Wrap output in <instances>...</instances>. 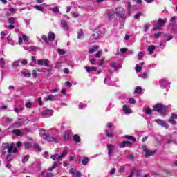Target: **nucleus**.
Wrapping results in <instances>:
<instances>
[{
  "label": "nucleus",
  "mask_w": 177,
  "mask_h": 177,
  "mask_svg": "<svg viewBox=\"0 0 177 177\" xmlns=\"http://www.w3.org/2000/svg\"><path fill=\"white\" fill-rule=\"evenodd\" d=\"M135 93H142V87L137 86L134 91Z\"/></svg>",
  "instance_id": "nucleus-31"
},
{
  "label": "nucleus",
  "mask_w": 177,
  "mask_h": 177,
  "mask_svg": "<svg viewBox=\"0 0 177 177\" xmlns=\"http://www.w3.org/2000/svg\"><path fill=\"white\" fill-rule=\"evenodd\" d=\"M106 82H107L108 85H110L111 80H110V79L105 78L104 80V84H106Z\"/></svg>",
  "instance_id": "nucleus-57"
},
{
  "label": "nucleus",
  "mask_w": 177,
  "mask_h": 177,
  "mask_svg": "<svg viewBox=\"0 0 177 177\" xmlns=\"http://www.w3.org/2000/svg\"><path fill=\"white\" fill-rule=\"evenodd\" d=\"M165 23H167L166 20H162V19L160 18L158 20V26H156L155 28H153V30L156 31V30H161V27H162V26H164V24H165Z\"/></svg>",
  "instance_id": "nucleus-9"
},
{
  "label": "nucleus",
  "mask_w": 177,
  "mask_h": 177,
  "mask_svg": "<svg viewBox=\"0 0 177 177\" xmlns=\"http://www.w3.org/2000/svg\"><path fill=\"white\" fill-rule=\"evenodd\" d=\"M145 114L150 115L151 114V109L150 108H146L145 110Z\"/></svg>",
  "instance_id": "nucleus-46"
},
{
  "label": "nucleus",
  "mask_w": 177,
  "mask_h": 177,
  "mask_svg": "<svg viewBox=\"0 0 177 177\" xmlns=\"http://www.w3.org/2000/svg\"><path fill=\"white\" fill-rule=\"evenodd\" d=\"M104 59H101L100 61V63L98 64V66H100V67H102V66H104Z\"/></svg>",
  "instance_id": "nucleus-54"
},
{
  "label": "nucleus",
  "mask_w": 177,
  "mask_h": 177,
  "mask_svg": "<svg viewBox=\"0 0 177 177\" xmlns=\"http://www.w3.org/2000/svg\"><path fill=\"white\" fill-rule=\"evenodd\" d=\"M97 50H99V46H95L89 50L88 53L92 54L94 53V52H97Z\"/></svg>",
  "instance_id": "nucleus-23"
},
{
  "label": "nucleus",
  "mask_w": 177,
  "mask_h": 177,
  "mask_svg": "<svg viewBox=\"0 0 177 177\" xmlns=\"http://www.w3.org/2000/svg\"><path fill=\"white\" fill-rule=\"evenodd\" d=\"M153 110L160 114H164L167 111V107L161 104H157L153 106Z\"/></svg>",
  "instance_id": "nucleus-5"
},
{
  "label": "nucleus",
  "mask_w": 177,
  "mask_h": 177,
  "mask_svg": "<svg viewBox=\"0 0 177 177\" xmlns=\"http://www.w3.org/2000/svg\"><path fill=\"white\" fill-rule=\"evenodd\" d=\"M9 11L10 12V13H12V14L16 13V10H15V8H10Z\"/></svg>",
  "instance_id": "nucleus-62"
},
{
  "label": "nucleus",
  "mask_w": 177,
  "mask_h": 177,
  "mask_svg": "<svg viewBox=\"0 0 177 177\" xmlns=\"http://www.w3.org/2000/svg\"><path fill=\"white\" fill-rule=\"evenodd\" d=\"M3 120H4V122H7V123L12 122V118H4Z\"/></svg>",
  "instance_id": "nucleus-47"
},
{
  "label": "nucleus",
  "mask_w": 177,
  "mask_h": 177,
  "mask_svg": "<svg viewBox=\"0 0 177 177\" xmlns=\"http://www.w3.org/2000/svg\"><path fill=\"white\" fill-rule=\"evenodd\" d=\"M2 146H3V149H2L1 154L5 156L7 151L9 154L12 153V151H13V148L15 147V144L3 143Z\"/></svg>",
  "instance_id": "nucleus-1"
},
{
  "label": "nucleus",
  "mask_w": 177,
  "mask_h": 177,
  "mask_svg": "<svg viewBox=\"0 0 177 177\" xmlns=\"http://www.w3.org/2000/svg\"><path fill=\"white\" fill-rule=\"evenodd\" d=\"M73 140L77 143H80V142H81V138H80V136L76 134L73 136Z\"/></svg>",
  "instance_id": "nucleus-26"
},
{
  "label": "nucleus",
  "mask_w": 177,
  "mask_h": 177,
  "mask_svg": "<svg viewBox=\"0 0 177 177\" xmlns=\"http://www.w3.org/2000/svg\"><path fill=\"white\" fill-rule=\"evenodd\" d=\"M103 54V52H102V50L98 51L96 54H95V57L99 58V57H102V55Z\"/></svg>",
  "instance_id": "nucleus-43"
},
{
  "label": "nucleus",
  "mask_w": 177,
  "mask_h": 177,
  "mask_svg": "<svg viewBox=\"0 0 177 177\" xmlns=\"http://www.w3.org/2000/svg\"><path fill=\"white\" fill-rule=\"evenodd\" d=\"M160 86L162 89H165L167 88H169V83H168V81L165 79H161L160 80Z\"/></svg>",
  "instance_id": "nucleus-8"
},
{
  "label": "nucleus",
  "mask_w": 177,
  "mask_h": 177,
  "mask_svg": "<svg viewBox=\"0 0 177 177\" xmlns=\"http://www.w3.org/2000/svg\"><path fill=\"white\" fill-rule=\"evenodd\" d=\"M162 32H158V33H156L155 35H154V37H155V38H156V39H157L160 38V37H161V35H162Z\"/></svg>",
  "instance_id": "nucleus-55"
},
{
  "label": "nucleus",
  "mask_w": 177,
  "mask_h": 177,
  "mask_svg": "<svg viewBox=\"0 0 177 177\" xmlns=\"http://www.w3.org/2000/svg\"><path fill=\"white\" fill-rule=\"evenodd\" d=\"M15 19L13 17L8 18V23L10 24H15Z\"/></svg>",
  "instance_id": "nucleus-41"
},
{
  "label": "nucleus",
  "mask_w": 177,
  "mask_h": 177,
  "mask_svg": "<svg viewBox=\"0 0 177 177\" xmlns=\"http://www.w3.org/2000/svg\"><path fill=\"white\" fill-rule=\"evenodd\" d=\"M142 150L145 153L146 158H149V157H150L151 156H154V154L156 153L154 151H150V150L147 149V147L145 145L142 146Z\"/></svg>",
  "instance_id": "nucleus-6"
},
{
  "label": "nucleus",
  "mask_w": 177,
  "mask_h": 177,
  "mask_svg": "<svg viewBox=\"0 0 177 177\" xmlns=\"http://www.w3.org/2000/svg\"><path fill=\"white\" fill-rule=\"evenodd\" d=\"M19 44H23V41L24 42H27L28 41V37H27L26 35H22V36L19 35Z\"/></svg>",
  "instance_id": "nucleus-15"
},
{
  "label": "nucleus",
  "mask_w": 177,
  "mask_h": 177,
  "mask_svg": "<svg viewBox=\"0 0 177 177\" xmlns=\"http://www.w3.org/2000/svg\"><path fill=\"white\" fill-rule=\"evenodd\" d=\"M52 11L54 12V13H57L59 12V8L57 7H53L52 8Z\"/></svg>",
  "instance_id": "nucleus-52"
},
{
  "label": "nucleus",
  "mask_w": 177,
  "mask_h": 177,
  "mask_svg": "<svg viewBox=\"0 0 177 177\" xmlns=\"http://www.w3.org/2000/svg\"><path fill=\"white\" fill-rule=\"evenodd\" d=\"M21 125H24V122L21 120L17 122V127H21Z\"/></svg>",
  "instance_id": "nucleus-44"
},
{
  "label": "nucleus",
  "mask_w": 177,
  "mask_h": 177,
  "mask_svg": "<svg viewBox=\"0 0 177 177\" xmlns=\"http://www.w3.org/2000/svg\"><path fill=\"white\" fill-rule=\"evenodd\" d=\"M32 76L35 78H37V77H38V73H37V70H33L32 71Z\"/></svg>",
  "instance_id": "nucleus-56"
},
{
  "label": "nucleus",
  "mask_w": 177,
  "mask_h": 177,
  "mask_svg": "<svg viewBox=\"0 0 177 177\" xmlns=\"http://www.w3.org/2000/svg\"><path fill=\"white\" fill-rule=\"evenodd\" d=\"M34 147H35V150H37V151H41V150H42L41 149V147H39V145L38 144H35Z\"/></svg>",
  "instance_id": "nucleus-36"
},
{
  "label": "nucleus",
  "mask_w": 177,
  "mask_h": 177,
  "mask_svg": "<svg viewBox=\"0 0 177 177\" xmlns=\"http://www.w3.org/2000/svg\"><path fill=\"white\" fill-rule=\"evenodd\" d=\"M37 64L38 66H42L44 64L46 67H50V65H49L48 59H39L37 60Z\"/></svg>",
  "instance_id": "nucleus-11"
},
{
  "label": "nucleus",
  "mask_w": 177,
  "mask_h": 177,
  "mask_svg": "<svg viewBox=\"0 0 177 177\" xmlns=\"http://www.w3.org/2000/svg\"><path fill=\"white\" fill-rule=\"evenodd\" d=\"M53 114V111L46 109L41 112V115H52Z\"/></svg>",
  "instance_id": "nucleus-17"
},
{
  "label": "nucleus",
  "mask_w": 177,
  "mask_h": 177,
  "mask_svg": "<svg viewBox=\"0 0 177 177\" xmlns=\"http://www.w3.org/2000/svg\"><path fill=\"white\" fill-rule=\"evenodd\" d=\"M12 132L17 136H21L24 135V132H23V131L19 130V129H15L12 131Z\"/></svg>",
  "instance_id": "nucleus-19"
},
{
  "label": "nucleus",
  "mask_w": 177,
  "mask_h": 177,
  "mask_svg": "<svg viewBox=\"0 0 177 177\" xmlns=\"http://www.w3.org/2000/svg\"><path fill=\"white\" fill-rule=\"evenodd\" d=\"M61 27H62L63 30H64V31H66L67 32H68V31L70 30L68 24H67V21L65 19L61 20Z\"/></svg>",
  "instance_id": "nucleus-10"
},
{
  "label": "nucleus",
  "mask_w": 177,
  "mask_h": 177,
  "mask_svg": "<svg viewBox=\"0 0 177 177\" xmlns=\"http://www.w3.org/2000/svg\"><path fill=\"white\" fill-rule=\"evenodd\" d=\"M141 77H142L143 80H146V78H147V74L146 73H142Z\"/></svg>",
  "instance_id": "nucleus-61"
},
{
  "label": "nucleus",
  "mask_w": 177,
  "mask_h": 177,
  "mask_svg": "<svg viewBox=\"0 0 177 177\" xmlns=\"http://www.w3.org/2000/svg\"><path fill=\"white\" fill-rule=\"evenodd\" d=\"M140 16H142V12H138L134 15V19H136V20H138V19H139Z\"/></svg>",
  "instance_id": "nucleus-51"
},
{
  "label": "nucleus",
  "mask_w": 177,
  "mask_h": 177,
  "mask_svg": "<svg viewBox=\"0 0 177 177\" xmlns=\"http://www.w3.org/2000/svg\"><path fill=\"white\" fill-rule=\"evenodd\" d=\"M7 41H8V44H10V45H13V44H15V41H13L12 39H10V35L8 36Z\"/></svg>",
  "instance_id": "nucleus-35"
},
{
  "label": "nucleus",
  "mask_w": 177,
  "mask_h": 177,
  "mask_svg": "<svg viewBox=\"0 0 177 177\" xmlns=\"http://www.w3.org/2000/svg\"><path fill=\"white\" fill-rule=\"evenodd\" d=\"M59 55H64L65 52L62 49H58Z\"/></svg>",
  "instance_id": "nucleus-64"
},
{
  "label": "nucleus",
  "mask_w": 177,
  "mask_h": 177,
  "mask_svg": "<svg viewBox=\"0 0 177 177\" xmlns=\"http://www.w3.org/2000/svg\"><path fill=\"white\" fill-rule=\"evenodd\" d=\"M123 111L125 114H131L132 113V109L128 108L126 105L123 106Z\"/></svg>",
  "instance_id": "nucleus-18"
},
{
  "label": "nucleus",
  "mask_w": 177,
  "mask_h": 177,
  "mask_svg": "<svg viewBox=\"0 0 177 177\" xmlns=\"http://www.w3.org/2000/svg\"><path fill=\"white\" fill-rule=\"evenodd\" d=\"M145 56V53L144 52H140L138 53V60H142V57Z\"/></svg>",
  "instance_id": "nucleus-42"
},
{
  "label": "nucleus",
  "mask_w": 177,
  "mask_h": 177,
  "mask_svg": "<svg viewBox=\"0 0 177 177\" xmlns=\"http://www.w3.org/2000/svg\"><path fill=\"white\" fill-rule=\"evenodd\" d=\"M41 175L45 177H53L54 175L52 173H48L46 171H42Z\"/></svg>",
  "instance_id": "nucleus-25"
},
{
  "label": "nucleus",
  "mask_w": 177,
  "mask_h": 177,
  "mask_svg": "<svg viewBox=\"0 0 177 177\" xmlns=\"http://www.w3.org/2000/svg\"><path fill=\"white\" fill-rule=\"evenodd\" d=\"M115 14L120 20H125L127 19V15H125V10L122 7H118L115 9Z\"/></svg>",
  "instance_id": "nucleus-2"
},
{
  "label": "nucleus",
  "mask_w": 177,
  "mask_h": 177,
  "mask_svg": "<svg viewBox=\"0 0 177 177\" xmlns=\"http://www.w3.org/2000/svg\"><path fill=\"white\" fill-rule=\"evenodd\" d=\"M124 138L129 140H133V142H136V138L132 136H125Z\"/></svg>",
  "instance_id": "nucleus-28"
},
{
  "label": "nucleus",
  "mask_w": 177,
  "mask_h": 177,
  "mask_svg": "<svg viewBox=\"0 0 177 177\" xmlns=\"http://www.w3.org/2000/svg\"><path fill=\"white\" fill-rule=\"evenodd\" d=\"M175 120H177V115L175 113H171L170 116V120H169V122L173 124H176V121H175Z\"/></svg>",
  "instance_id": "nucleus-16"
},
{
  "label": "nucleus",
  "mask_w": 177,
  "mask_h": 177,
  "mask_svg": "<svg viewBox=\"0 0 177 177\" xmlns=\"http://www.w3.org/2000/svg\"><path fill=\"white\" fill-rule=\"evenodd\" d=\"M35 9H36L37 10H39V12H44V8H42V7L38 5L35 6Z\"/></svg>",
  "instance_id": "nucleus-39"
},
{
  "label": "nucleus",
  "mask_w": 177,
  "mask_h": 177,
  "mask_svg": "<svg viewBox=\"0 0 177 177\" xmlns=\"http://www.w3.org/2000/svg\"><path fill=\"white\" fill-rule=\"evenodd\" d=\"M110 66L111 67V68H114V70L120 68V64H115V62H111L110 64Z\"/></svg>",
  "instance_id": "nucleus-22"
},
{
  "label": "nucleus",
  "mask_w": 177,
  "mask_h": 177,
  "mask_svg": "<svg viewBox=\"0 0 177 177\" xmlns=\"http://www.w3.org/2000/svg\"><path fill=\"white\" fill-rule=\"evenodd\" d=\"M48 41L53 42L55 41V33L50 32L48 34Z\"/></svg>",
  "instance_id": "nucleus-24"
},
{
  "label": "nucleus",
  "mask_w": 177,
  "mask_h": 177,
  "mask_svg": "<svg viewBox=\"0 0 177 177\" xmlns=\"http://www.w3.org/2000/svg\"><path fill=\"white\" fill-rule=\"evenodd\" d=\"M0 68H5V59L3 58L0 59Z\"/></svg>",
  "instance_id": "nucleus-27"
},
{
  "label": "nucleus",
  "mask_w": 177,
  "mask_h": 177,
  "mask_svg": "<svg viewBox=\"0 0 177 177\" xmlns=\"http://www.w3.org/2000/svg\"><path fill=\"white\" fill-rule=\"evenodd\" d=\"M108 16H109V18L110 19H113V17H114V12H113V11L109 12L108 13Z\"/></svg>",
  "instance_id": "nucleus-45"
},
{
  "label": "nucleus",
  "mask_w": 177,
  "mask_h": 177,
  "mask_svg": "<svg viewBox=\"0 0 177 177\" xmlns=\"http://www.w3.org/2000/svg\"><path fill=\"white\" fill-rule=\"evenodd\" d=\"M53 100H55V96L52 95H50L47 97L44 98V102H52Z\"/></svg>",
  "instance_id": "nucleus-20"
},
{
  "label": "nucleus",
  "mask_w": 177,
  "mask_h": 177,
  "mask_svg": "<svg viewBox=\"0 0 177 177\" xmlns=\"http://www.w3.org/2000/svg\"><path fill=\"white\" fill-rule=\"evenodd\" d=\"M41 39H43V41H44V42H46V44L49 42V39H48V37L45 35L41 36Z\"/></svg>",
  "instance_id": "nucleus-37"
},
{
  "label": "nucleus",
  "mask_w": 177,
  "mask_h": 177,
  "mask_svg": "<svg viewBox=\"0 0 177 177\" xmlns=\"http://www.w3.org/2000/svg\"><path fill=\"white\" fill-rule=\"evenodd\" d=\"M77 34H78V36H77L78 39H81V38L84 37V32H82V30H80Z\"/></svg>",
  "instance_id": "nucleus-30"
},
{
  "label": "nucleus",
  "mask_w": 177,
  "mask_h": 177,
  "mask_svg": "<svg viewBox=\"0 0 177 177\" xmlns=\"http://www.w3.org/2000/svg\"><path fill=\"white\" fill-rule=\"evenodd\" d=\"M20 66V61H15L12 63V66L13 67H19Z\"/></svg>",
  "instance_id": "nucleus-38"
},
{
  "label": "nucleus",
  "mask_w": 177,
  "mask_h": 177,
  "mask_svg": "<svg viewBox=\"0 0 177 177\" xmlns=\"http://www.w3.org/2000/svg\"><path fill=\"white\" fill-rule=\"evenodd\" d=\"M154 49H156V46H154V45H151L148 47V52L149 55H153V53H154Z\"/></svg>",
  "instance_id": "nucleus-21"
},
{
  "label": "nucleus",
  "mask_w": 177,
  "mask_h": 177,
  "mask_svg": "<svg viewBox=\"0 0 177 177\" xmlns=\"http://www.w3.org/2000/svg\"><path fill=\"white\" fill-rule=\"evenodd\" d=\"M100 37V33L97 31H94L91 37V41H95V39H99Z\"/></svg>",
  "instance_id": "nucleus-14"
},
{
  "label": "nucleus",
  "mask_w": 177,
  "mask_h": 177,
  "mask_svg": "<svg viewBox=\"0 0 177 177\" xmlns=\"http://www.w3.org/2000/svg\"><path fill=\"white\" fill-rule=\"evenodd\" d=\"M88 162H89V159L88 158H84L82 160V164L83 165H86V164H88Z\"/></svg>",
  "instance_id": "nucleus-32"
},
{
  "label": "nucleus",
  "mask_w": 177,
  "mask_h": 177,
  "mask_svg": "<svg viewBox=\"0 0 177 177\" xmlns=\"http://www.w3.org/2000/svg\"><path fill=\"white\" fill-rule=\"evenodd\" d=\"M130 146H132V142L129 141H124L119 145V147L120 149H124V147H130Z\"/></svg>",
  "instance_id": "nucleus-12"
},
{
  "label": "nucleus",
  "mask_w": 177,
  "mask_h": 177,
  "mask_svg": "<svg viewBox=\"0 0 177 177\" xmlns=\"http://www.w3.org/2000/svg\"><path fill=\"white\" fill-rule=\"evenodd\" d=\"M127 51H128V48H121L120 49V52H122V53H127Z\"/></svg>",
  "instance_id": "nucleus-60"
},
{
  "label": "nucleus",
  "mask_w": 177,
  "mask_h": 177,
  "mask_svg": "<svg viewBox=\"0 0 177 177\" xmlns=\"http://www.w3.org/2000/svg\"><path fill=\"white\" fill-rule=\"evenodd\" d=\"M50 93H56L59 92V89H57V88L51 89V90H50Z\"/></svg>",
  "instance_id": "nucleus-58"
},
{
  "label": "nucleus",
  "mask_w": 177,
  "mask_h": 177,
  "mask_svg": "<svg viewBox=\"0 0 177 177\" xmlns=\"http://www.w3.org/2000/svg\"><path fill=\"white\" fill-rule=\"evenodd\" d=\"M44 132V129H41V133H40V136L44 138L45 140H48V142H55V143H57V138L53 136H49V135L42 133Z\"/></svg>",
  "instance_id": "nucleus-3"
},
{
  "label": "nucleus",
  "mask_w": 177,
  "mask_h": 177,
  "mask_svg": "<svg viewBox=\"0 0 177 177\" xmlns=\"http://www.w3.org/2000/svg\"><path fill=\"white\" fill-rule=\"evenodd\" d=\"M149 24H146L145 25H144V31L145 32H147V30H149Z\"/></svg>",
  "instance_id": "nucleus-50"
},
{
  "label": "nucleus",
  "mask_w": 177,
  "mask_h": 177,
  "mask_svg": "<svg viewBox=\"0 0 177 177\" xmlns=\"http://www.w3.org/2000/svg\"><path fill=\"white\" fill-rule=\"evenodd\" d=\"M22 75H24V77H26V78H30V77H31V73H27V72H21Z\"/></svg>",
  "instance_id": "nucleus-29"
},
{
  "label": "nucleus",
  "mask_w": 177,
  "mask_h": 177,
  "mask_svg": "<svg viewBox=\"0 0 177 177\" xmlns=\"http://www.w3.org/2000/svg\"><path fill=\"white\" fill-rule=\"evenodd\" d=\"M133 174H135V172L136 173L137 176H140V175H142V171H140V170H134L133 171Z\"/></svg>",
  "instance_id": "nucleus-49"
},
{
  "label": "nucleus",
  "mask_w": 177,
  "mask_h": 177,
  "mask_svg": "<svg viewBox=\"0 0 177 177\" xmlns=\"http://www.w3.org/2000/svg\"><path fill=\"white\" fill-rule=\"evenodd\" d=\"M67 153H68L67 149H64L61 155H59L58 153L54 154L51 156V158L52 160H57V161H62V160H63V158L67 156Z\"/></svg>",
  "instance_id": "nucleus-4"
},
{
  "label": "nucleus",
  "mask_w": 177,
  "mask_h": 177,
  "mask_svg": "<svg viewBox=\"0 0 177 177\" xmlns=\"http://www.w3.org/2000/svg\"><path fill=\"white\" fill-rule=\"evenodd\" d=\"M28 158H30V156L28 155L25 156L23 158H22V162L23 164H25V162H27V161H28Z\"/></svg>",
  "instance_id": "nucleus-33"
},
{
  "label": "nucleus",
  "mask_w": 177,
  "mask_h": 177,
  "mask_svg": "<svg viewBox=\"0 0 177 177\" xmlns=\"http://www.w3.org/2000/svg\"><path fill=\"white\" fill-rule=\"evenodd\" d=\"M25 107H26V109H31V107H32V104L31 102H28L25 104Z\"/></svg>",
  "instance_id": "nucleus-48"
},
{
  "label": "nucleus",
  "mask_w": 177,
  "mask_h": 177,
  "mask_svg": "<svg viewBox=\"0 0 177 177\" xmlns=\"http://www.w3.org/2000/svg\"><path fill=\"white\" fill-rule=\"evenodd\" d=\"M25 147L26 149H30V147H32V144L30 142H26L25 143Z\"/></svg>",
  "instance_id": "nucleus-40"
},
{
  "label": "nucleus",
  "mask_w": 177,
  "mask_h": 177,
  "mask_svg": "<svg viewBox=\"0 0 177 177\" xmlns=\"http://www.w3.org/2000/svg\"><path fill=\"white\" fill-rule=\"evenodd\" d=\"M37 168L38 171H41V169L42 168V164L41 163H38L37 165Z\"/></svg>",
  "instance_id": "nucleus-59"
},
{
  "label": "nucleus",
  "mask_w": 177,
  "mask_h": 177,
  "mask_svg": "<svg viewBox=\"0 0 177 177\" xmlns=\"http://www.w3.org/2000/svg\"><path fill=\"white\" fill-rule=\"evenodd\" d=\"M136 73H140L142 71V67L139 64L136 65Z\"/></svg>",
  "instance_id": "nucleus-34"
},
{
  "label": "nucleus",
  "mask_w": 177,
  "mask_h": 177,
  "mask_svg": "<svg viewBox=\"0 0 177 177\" xmlns=\"http://www.w3.org/2000/svg\"><path fill=\"white\" fill-rule=\"evenodd\" d=\"M156 122H157V124L158 125H161V127H162L163 128H165L166 129H168L169 126L167 124V122H164V120L158 119V120H156Z\"/></svg>",
  "instance_id": "nucleus-13"
},
{
  "label": "nucleus",
  "mask_w": 177,
  "mask_h": 177,
  "mask_svg": "<svg viewBox=\"0 0 177 177\" xmlns=\"http://www.w3.org/2000/svg\"><path fill=\"white\" fill-rule=\"evenodd\" d=\"M107 150H108V156L109 157H113V155L114 153V149H115V146L111 144H108L107 146Z\"/></svg>",
  "instance_id": "nucleus-7"
},
{
  "label": "nucleus",
  "mask_w": 177,
  "mask_h": 177,
  "mask_svg": "<svg viewBox=\"0 0 177 177\" xmlns=\"http://www.w3.org/2000/svg\"><path fill=\"white\" fill-rule=\"evenodd\" d=\"M129 103H130L131 104H135V103H136V102L135 101L134 98H130L129 100Z\"/></svg>",
  "instance_id": "nucleus-53"
},
{
  "label": "nucleus",
  "mask_w": 177,
  "mask_h": 177,
  "mask_svg": "<svg viewBox=\"0 0 177 177\" xmlns=\"http://www.w3.org/2000/svg\"><path fill=\"white\" fill-rule=\"evenodd\" d=\"M91 64H96V60L95 59H90Z\"/></svg>",
  "instance_id": "nucleus-63"
}]
</instances>
